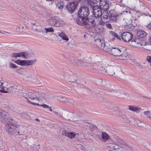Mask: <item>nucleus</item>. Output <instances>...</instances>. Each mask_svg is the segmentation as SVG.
<instances>
[{
    "mask_svg": "<svg viewBox=\"0 0 151 151\" xmlns=\"http://www.w3.org/2000/svg\"><path fill=\"white\" fill-rule=\"evenodd\" d=\"M8 123L7 124H5V128L6 132L10 136L18 135L20 134L19 132L23 133L24 131H22L23 129V127L19 128V130L17 131L16 128L19 127V125L17 123L16 121L13 119H9V121H7Z\"/></svg>",
    "mask_w": 151,
    "mask_h": 151,
    "instance_id": "obj_1",
    "label": "nucleus"
},
{
    "mask_svg": "<svg viewBox=\"0 0 151 151\" xmlns=\"http://www.w3.org/2000/svg\"><path fill=\"white\" fill-rule=\"evenodd\" d=\"M101 9H98L97 10H94L93 12L95 19L96 18H99L103 17L104 20L106 22H109L111 19L112 17H115L117 16L118 15L116 14L115 12L113 10H110L109 11H104L103 12H102Z\"/></svg>",
    "mask_w": 151,
    "mask_h": 151,
    "instance_id": "obj_2",
    "label": "nucleus"
},
{
    "mask_svg": "<svg viewBox=\"0 0 151 151\" xmlns=\"http://www.w3.org/2000/svg\"><path fill=\"white\" fill-rule=\"evenodd\" d=\"M25 92L23 94L22 96L27 99V102L28 100H29L28 99H30L32 100L36 99L39 101L44 98L45 96V94L44 93L39 92L37 91H36L32 92L25 91Z\"/></svg>",
    "mask_w": 151,
    "mask_h": 151,
    "instance_id": "obj_3",
    "label": "nucleus"
},
{
    "mask_svg": "<svg viewBox=\"0 0 151 151\" xmlns=\"http://www.w3.org/2000/svg\"><path fill=\"white\" fill-rule=\"evenodd\" d=\"M89 12L88 8L86 6H83L80 8L78 12V16L76 19L77 23L78 24L79 22L87 19Z\"/></svg>",
    "mask_w": 151,
    "mask_h": 151,
    "instance_id": "obj_4",
    "label": "nucleus"
},
{
    "mask_svg": "<svg viewBox=\"0 0 151 151\" xmlns=\"http://www.w3.org/2000/svg\"><path fill=\"white\" fill-rule=\"evenodd\" d=\"M78 24L80 25H83L87 28H93L96 25L95 18L93 16H91L89 18L86 19L85 20L79 22Z\"/></svg>",
    "mask_w": 151,
    "mask_h": 151,
    "instance_id": "obj_5",
    "label": "nucleus"
},
{
    "mask_svg": "<svg viewBox=\"0 0 151 151\" xmlns=\"http://www.w3.org/2000/svg\"><path fill=\"white\" fill-rule=\"evenodd\" d=\"M47 22L51 25L56 27L62 26L64 24L63 20L58 16H55L49 19Z\"/></svg>",
    "mask_w": 151,
    "mask_h": 151,
    "instance_id": "obj_6",
    "label": "nucleus"
},
{
    "mask_svg": "<svg viewBox=\"0 0 151 151\" xmlns=\"http://www.w3.org/2000/svg\"><path fill=\"white\" fill-rule=\"evenodd\" d=\"M78 3L77 1H74L69 2L66 6V8L69 12L70 13L74 12L78 6Z\"/></svg>",
    "mask_w": 151,
    "mask_h": 151,
    "instance_id": "obj_7",
    "label": "nucleus"
},
{
    "mask_svg": "<svg viewBox=\"0 0 151 151\" xmlns=\"http://www.w3.org/2000/svg\"><path fill=\"white\" fill-rule=\"evenodd\" d=\"M133 35L129 32H126L123 33L122 34V38L123 40L125 42H129L130 41L133 42L132 39Z\"/></svg>",
    "mask_w": 151,
    "mask_h": 151,
    "instance_id": "obj_8",
    "label": "nucleus"
},
{
    "mask_svg": "<svg viewBox=\"0 0 151 151\" xmlns=\"http://www.w3.org/2000/svg\"><path fill=\"white\" fill-rule=\"evenodd\" d=\"M124 48L121 47H118V48L113 47L110 50V53L117 57L123 51V48Z\"/></svg>",
    "mask_w": 151,
    "mask_h": 151,
    "instance_id": "obj_9",
    "label": "nucleus"
},
{
    "mask_svg": "<svg viewBox=\"0 0 151 151\" xmlns=\"http://www.w3.org/2000/svg\"><path fill=\"white\" fill-rule=\"evenodd\" d=\"M117 56V58L119 60H124L129 59V56L128 53L126 52V49L123 48V51L121 52Z\"/></svg>",
    "mask_w": 151,
    "mask_h": 151,
    "instance_id": "obj_10",
    "label": "nucleus"
},
{
    "mask_svg": "<svg viewBox=\"0 0 151 151\" xmlns=\"http://www.w3.org/2000/svg\"><path fill=\"white\" fill-rule=\"evenodd\" d=\"M7 113L2 110L0 109V119L3 124H7L8 123L7 121H9V119L6 118Z\"/></svg>",
    "mask_w": 151,
    "mask_h": 151,
    "instance_id": "obj_11",
    "label": "nucleus"
},
{
    "mask_svg": "<svg viewBox=\"0 0 151 151\" xmlns=\"http://www.w3.org/2000/svg\"><path fill=\"white\" fill-rule=\"evenodd\" d=\"M96 47H97L101 49H103L104 48L105 44L103 41H101L99 39L95 40L93 42Z\"/></svg>",
    "mask_w": 151,
    "mask_h": 151,
    "instance_id": "obj_12",
    "label": "nucleus"
},
{
    "mask_svg": "<svg viewBox=\"0 0 151 151\" xmlns=\"http://www.w3.org/2000/svg\"><path fill=\"white\" fill-rule=\"evenodd\" d=\"M100 7L103 11H106L109 8V4L106 0H99Z\"/></svg>",
    "mask_w": 151,
    "mask_h": 151,
    "instance_id": "obj_13",
    "label": "nucleus"
},
{
    "mask_svg": "<svg viewBox=\"0 0 151 151\" xmlns=\"http://www.w3.org/2000/svg\"><path fill=\"white\" fill-rule=\"evenodd\" d=\"M104 66V65L102 62H98L92 65V66L91 67V68H89V69L93 70H96L98 72L99 69H100L101 68H102Z\"/></svg>",
    "mask_w": 151,
    "mask_h": 151,
    "instance_id": "obj_14",
    "label": "nucleus"
},
{
    "mask_svg": "<svg viewBox=\"0 0 151 151\" xmlns=\"http://www.w3.org/2000/svg\"><path fill=\"white\" fill-rule=\"evenodd\" d=\"M128 109L129 110L137 113L139 112L142 110V109L138 106L132 105L129 106Z\"/></svg>",
    "mask_w": 151,
    "mask_h": 151,
    "instance_id": "obj_15",
    "label": "nucleus"
},
{
    "mask_svg": "<svg viewBox=\"0 0 151 151\" xmlns=\"http://www.w3.org/2000/svg\"><path fill=\"white\" fill-rule=\"evenodd\" d=\"M106 68L107 70L106 74L111 76L114 74V68L113 66L109 65L106 67Z\"/></svg>",
    "mask_w": 151,
    "mask_h": 151,
    "instance_id": "obj_16",
    "label": "nucleus"
},
{
    "mask_svg": "<svg viewBox=\"0 0 151 151\" xmlns=\"http://www.w3.org/2000/svg\"><path fill=\"white\" fill-rule=\"evenodd\" d=\"M62 134L63 135H65L69 138L72 139L75 137L76 133L75 132H67L66 131H63Z\"/></svg>",
    "mask_w": 151,
    "mask_h": 151,
    "instance_id": "obj_17",
    "label": "nucleus"
},
{
    "mask_svg": "<svg viewBox=\"0 0 151 151\" xmlns=\"http://www.w3.org/2000/svg\"><path fill=\"white\" fill-rule=\"evenodd\" d=\"M137 34L138 37L141 38H144L147 35V33L144 31L141 30L138 31Z\"/></svg>",
    "mask_w": 151,
    "mask_h": 151,
    "instance_id": "obj_18",
    "label": "nucleus"
},
{
    "mask_svg": "<svg viewBox=\"0 0 151 151\" xmlns=\"http://www.w3.org/2000/svg\"><path fill=\"white\" fill-rule=\"evenodd\" d=\"M103 142H105L109 138V135L106 132H103L101 136Z\"/></svg>",
    "mask_w": 151,
    "mask_h": 151,
    "instance_id": "obj_19",
    "label": "nucleus"
},
{
    "mask_svg": "<svg viewBox=\"0 0 151 151\" xmlns=\"http://www.w3.org/2000/svg\"><path fill=\"white\" fill-rule=\"evenodd\" d=\"M26 79L29 82H33L35 80L36 76L33 75H29L26 77Z\"/></svg>",
    "mask_w": 151,
    "mask_h": 151,
    "instance_id": "obj_20",
    "label": "nucleus"
},
{
    "mask_svg": "<svg viewBox=\"0 0 151 151\" xmlns=\"http://www.w3.org/2000/svg\"><path fill=\"white\" fill-rule=\"evenodd\" d=\"M28 102L29 103H30L33 105L40 106L44 108L48 109V108H49V106L46 104H43L40 105L38 103H36L31 102L29 100H28Z\"/></svg>",
    "mask_w": 151,
    "mask_h": 151,
    "instance_id": "obj_21",
    "label": "nucleus"
},
{
    "mask_svg": "<svg viewBox=\"0 0 151 151\" xmlns=\"http://www.w3.org/2000/svg\"><path fill=\"white\" fill-rule=\"evenodd\" d=\"M58 35L64 40L67 41L69 40L68 37L65 34L64 32H62L59 33L58 34Z\"/></svg>",
    "mask_w": 151,
    "mask_h": 151,
    "instance_id": "obj_22",
    "label": "nucleus"
},
{
    "mask_svg": "<svg viewBox=\"0 0 151 151\" xmlns=\"http://www.w3.org/2000/svg\"><path fill=\"white\" fill-rule=\"evenodd\" d=\"M132 119L131 121H133L135 123L137 124L139 127H142L143 124V123L142 122L140 121L135 118H133Z\"/></svg>",
    "mask_w": 151,
    "mask_h": 151,
    "instance_id": "obj_23",
    "label": "nucleus"
},
{
    "mask_svg": "<svg viewBox=\"0 0 151 151\" xmlns=\"http://www.w3.org/2000/svg\"><path fill=\"white\" fill-rule=\"evenodd\" d=\"M25 66H29L33 65L36 62L35 60H25Z\"/></svg>",
    "mask_w": 151,
    "mask_h": 151,
    "instance_id": "obj_24",
    "label": "nucleus"
},
{
    "mask_svg": "<svg viewBox=\"0 0 151 151\" xmlns=\"http://www.w3.org/2000/svg\"><path fill=\"white\" fill-rule=\"evenodd\" d=\"M19 57H22L24 58L27 59L28 57L29 54L27 52H22L19 53Z\"/></svg>",
    "mask_w": 151,
    "mask_h": 151,
    "instance_id": "obj_25",
    "label": "nucleus"
},
{
    "mask_svg": "<svg viewBox=\"0 0 151 151\" xmlns=\"http://www.w3.org/2000/svg\"><path fill=\"white\" fill-rule=\"evenodd\" d=\"M78 64H81L83 66H88V68L89 69V68H91V67L92 66V65H91V64L89 63H86L84 62V61H81L79 60V61L78 62Z\"/></svg>",
    "mask_w": 151,
    "mask_h": 151,
    "instance_id": "obj_26",
    "label": "nucleus"
},
{
    "mask_svg": "<svg viewBox=\"0 0 151 151\" xmlns=\"http://www.w3.org/2000/svg\"><path fill=\"white\" fill-rule=\"evenodd\" d=\"M69 63H72L74 65L78 64V62L79 61V60H77L75 59L74 58H71L69 59Z\"/></svg>",
    "mask_w": 151,
    "mask_h": 151,
    "instance_id": "obj_27",
    "label": "nucleus"
},
{
    "mask_svg": "<svg viewBox=\"0 0 151 151\" xmlns=\"http://www.w3.org/2000/svg\"><path fill=\"white\" fill-rule=\"evenodd\" d=\"M25 60H18L14 61V63L22 66L25 65Z\"/></svg>",
    "mask_w": 151,
    "mask_h": 151,
    "instance_id": "obj_28",
    "label": "nucleus"
},
{
    "mask_svg": "<svg viewBox=\"0 0 151 151\" xmlns=\"http://www.w3.org/2000/svg\"><path fill=\"white\" fill-rule=\"evenodd\" d=\"M116 96L120 98H128L129 97V95L127 93H124L123 92L121 95H117Z\"/></svg>",
    "mask_w": 151,
    "mask_h": 151,
    "instance_id": "obj_29",
    "label": "nucleus"
},
{
    "mask_svg": "<svg viewBox=\"0 0 151 151\" xmlns=\"http://www.w3.org/2000/svg\"><path fill=\"white\" fill-rule=\"evenodd\" d=\"M100 69H99L98 72L101 73L105 74L107 73V70L105 68V66H103L102 68H101Z\"/></svg>",
    "mask_w": 151,
    "mask_h": 151,
    "instance_id": "obj_30",
    "label": "nucleus"
},
{
    "mask_svg": "<svg viewBox=\"0 0 151 151\" xmlns=\"http://www.w3.org/2000/svg\"><path fill=\"white\" fill-rule=\"evenodd\" d=\"M20 115L23 118H25L28 119H29L30 118V117L29 115L26 113H22L20 114Z\"/></svg>",
    "mask_w": 151,
    "mask_h": 151,
    "instance_id": "obj_31",
    "label": "nucleus"
},
{
    "mask_svg": "<svg viewBox=\"0 0 151 151\" xmlns=\"http://www.w3.org/2000/svg\"><path fill=\"white\" fill-rule=\"evenodd\" d=\"M31 29L35 30L36 32H42L43 31L42 28H40L36 27V26H32Z\"/></svg>",
    "mask_w": 151,
    "mask_h": 151,
    "instance_id": "obj_32",
    "label": "nucleus"
},
{
    "mask_svg": "<svg viewBox=\"0 0 151 151\" xmlns=\"http://www.w3.org/2000/svg\"><path fill=\"white\" fill-rule=\"evenodd\" d=\"M95 4H90L91 8L93 9V11H94V10H97L98 9H101V8H99V6L98 5H95Z\"/></svg>",
    "mask_w": 151,
    "mask_h": 151,
    "instance_id": "obj_33",
    "label": "nucleus"
},
{
    "mask_svg": "<svg viewBox=\"0 0 151 151\" xmlns=\"http://www.w3.org/2000/svg\"><path fill=\"white\" fill-rule=\"evenodd\" d=\"M45 29L46 30L45 33H47L48 32L53 33L54 32V30L52 27H50L49 28H45Z\"/></svg>",
    "mask_w": 151,
    "mask_h": 151,
    "instance_id": "obj_34",
    "label": "nucleus"
},
{
    "mask_svg": "<svg viewBox=\"0 0 151 151\" xmlns=\"http://www.w3.org/2000/svg\"><path fill=\"white\" fill-rule=\"evenodd\" d=\"M59 100L61 102H64V103H66L68 102L70 104H71V103L70 102L68 101V100L65 98H64L63 97H61L59 98Z\"/></svg>",
    "mask_w": 151,
    "mask_h": 151,
    "instance_id": "obj_35",
    "label": "nucleus"
},
{
    "mask_svg": "<svg viewBox=\"0 0 151 151\" xmlns=\"http://www.w3.org/2000/svg\"><path fill=\"white\" fill-rule=\"evenodd\" d=\"M57 6L59 9H62L63 7L64 4L63 2L60 1L58 3Z\"/></svg>",
    "mask_w": 151,
    "mask_h": 151,
    "instance_id": "obj_36",
    "label": "nucleus"
},
{
    "mask_svg": "<svg viewBox=\"0 0 151 151\" xmlns=\"http://www.w3.org/2000/svg\"><path fill=\"white\" fill-rule=\"evenodd\" d=\"M104 21V19L103 17H101V20L99 21V24L103 26L104 25L105 22H107Z\"/></svg>",
    "mask_w": 151,
    "mask_h": 151,
    "instance_id": "obj_37",
    "label": "nucleus"
},
{
    "mask_svg": "<svg viewBox=\"0 0 151 151\" xmlns=\"http://www.w3.org/2000/svg\"><path fill=\"white\" fill-rule=\"evenodd\" d=\"M100 0H90V4H96Z\"/></svg>",
    "mask_w": 151,
    "mask_h": 151,
    "instance_id": "obj_38",
    "label": "nucleus"
},
{
    "mask_svg": "<svg viewBox=\"0 0 151 151\" xmlns=\"http://www.w3.org/2000/svg\"><path fill=\"white\" fill-rule=\"evenodd\" d=\"M150 111H145L143 112V114L147 118H148L150 113Z\"/></svg>",
    "mask_w": 151,
    "mask_h": 151,
    "instance_id": "obj_39",
    "label": "nucleus"
},
{
    "mask_svg": "<svg viewBox=\"0 0 151 151\" xmlns=\"http://www.w3.org/2000/svg\"><path fill=\"white\" fill-rule=\"evenodd\" d=\"M9 67L11 68H17V66L15 64L10 63L9 64Z\"/></svg>",
    "mask_w": 151,
    "mask_h": 151,
    "instance_id": "obj_40",
    "label": "nucleus"
},
{
    "mask_svg": "<svg viewBox=\"0 0 151 151\" xmlns=\"http://www.w3.org/2000/svg\"><path fill=\"white\" fill-rule=\"evenodd\" d=\"M71 83L70 84L73 86H77V83L76 82V80H74V81H69Z\"/></svg>",
    "mask_w": 151,
    "mask_h": 151,
    "instance_id": "obj_41",
    "label": "nucleus"
},
{
    "mask_svg": "<svg viewBox=\"0 0 151 151\" xmlns=\"http://www.w3.org/2000/svg\"><path fill=\"white\" fill-rule=\"evenodd\" d=\"M11 56L12 57H19V53H13L11 55Z\"/></svg>",
    "mask_w": 151,
    "mask_h": 151,
    "instance_id": "obj_42",
    "label": "nucleus"
},
{
    "mask_svg": "<svg viewBox=\"0 0 151 151\" xmlns=\"http://www.w3.org/2000/svg\"><path fill=\"white\" fill-rule=\"evenodd\" d=\"M31 26L33 25L34 26H36V27L39 28H42V26L40 25L37 24L35 22L31 23Z\"/></svg>",
    "mask_w": 151,
    "mask_h": 151,
    "instance_id": "obj_43",
    "label": "nucleus"
},
{
    "mask_svg": "<svg viewBox=\"0 0 151 151\" xmlns=\"http://www.w3.org/2000/svg\"><path fill=\"white\" fill-rule=\"evenodd\" d=\"M109 147L111 148H112L113 150L114 151H120L119 149V148L116 149L115 148V147L114 146V145H111V147L109 146Z\"/></svg>",
    "mask_w": 151,
    "mask_h": 151,
    "instance_id": "obj_44",
    "label": "nucleus"
},
{
    "mask_svg": "<svg viewBox=\"0 0 151 151\" xmlns=\"http://www.w3.org/2000/svg\"><path fill=\"white\" fill-rule=\"evenodd\" d=\"M144 9L145 12H147L148 13H149V11H150V10L148 8L146 7V8H144ZM148 15L149 16L151 17V14H149Z\"/></svg>",
    "mask_w": 151,
    "mask_h": 151,
    "instance_id": "obj_45",
    "label": "nucleus"
},
{
    "mask_svg": "<svg viewBox=\"0 0 151 151\" xmlns=\"http://www.w3.org/2000/svg\"><path fill=\"white\" fill-rule=\"evenodd\" d=\"M146 60L148 61L149 63L151 62V57L150 56H148L146 58Z\"/></svg>",
    "mask_w": 151,
    "mask_h": 151,
    "instance_id": "obj_46",
    "label": "nucleus"
},
{
    "mask_svg": "<svg viewBox=\"0 0 151 151\" xmlns=\"http://www.w3.org/2000/svg\"><path fill=\"white\" fill-rule=\"evenodd\" d=\"M110 34L112 36L114 37H115L116 36V34L114 32H113L111 31H110Z\"/></svg>",
    "mask_w": 151,
    "mask_h": 151,
    "instance_id": "obj_47",
    "label": "nucleus"
},
{
    "mask_svg": "<svg viewBox=\"0 0 151 151\" xmlns=\"http://www.w3.org/2000/svg\"><path fill=\"white\" fill-rule=\"evenodd\" d=\"M125 122L127 123H129L130 122V121H129L127 118L125 117L123 118Z\"/></svg>",
    "mask_w": 151,
    "mask_h": 151,
    "instance_id": "obj_48",
    "label": "nucleus"
},
{
    "mask_svg": "<svg viewBox=\"0 0 151 151\" xmlns=\"http://www.w3.org/2000/svg\"><path fill=\"white\" fill-rule=\"evenodd\" d=\"M122 93V92H120V91H118L115 92V96L117 97L116 96L117 95H121Z\"/></svg>",
    "mask_w": 151,
    "mask_h": 151,
    "instance_id": "obj_49",
    "label": "nucleus"
},
{
    "mask_svg": "<svg viewBox=\"0 0 151 151\" xmlns=\"http://www.w3.org/2000/svg\"><path fill=\"white\" fill-rule=\"evenodd\" d=\"M148 29L151 30V22L146 26Z\"/></svg>",
    "mask_w": 151,
    "mask_h": 151,
    "instance_id": "obj_50",
    "label": "nucleus"
},
{
    "mask_svg": "<svg viewBox=\"0 0 151 151\" xmlns=\"http://www.w3.org/2000/svg\"><path fill=\"white\" fill-rule=\"evenodd\" d=\"M52 112L55 114L56 115H58L60 116H61L60 114H59L57 112H56L55 111H53Z\"/></svg>",
    "mask_w": 151,
    "mask_h": 151,
    "instance_id": "obj_51",
    "label": "nucleus"
},
{
    "mask_svg": "<svg viewBox=\"0 0 151 151\" xmlns=\"http://www.w3.org/2000/svg\"><path fill=\"white\" fill-rule=\"evenodd\" d=\"M106 27L109 29L111 28V24L108 23L106 24Z\"/></svg>",
    "mask_w": 151,
    "mask_h": 151,
    "instance_id": "obj_52",
    "label": "nucleus"
},
{
    "mask_svg": "<svg viewBox=\"0 0 151 151\" xmlns=\"http://www.w3.org/2000/svg\"><path fill=\"white\" fill-rule=\"evenodd\" d=\"M0 92L3 93H7L9 92V91H4L2 89H0Z\"/></svg>",
    "mask_w": 151,
    "mask_h": 151,
    "instance_id": "obj_53",
    "label": "nucleus"
},
{
    "mask_svg": "<svg viewBox=\"0 0 151 151\" xmlns=\"http://www.w3.org/2000/svg\"><path fill=\"white\" fill-rule=\"evenodd\" d=\"M8 91H9V92L10 93L12 92L13 90V88L12 87H11L10 88H9V89H8Z\"/></svg>",
    "mask_w": 151,
    "mask_h": 151,
    "instance_id": "obj_54",
    "label": "nucleus"
},
{
    "mask_svg": "<svg viewBox=\"0 0 151 151\" xmlns=\"http://www.w3.org/2000/svg\"><path fill=\"white\" fill-rule=\"evenodd\" d=\"M115 37L118 40H121V37H120L117 34H116V36Z\"/></svg>",
    "mask_w": 151,
    "mask_h": 151,
    "instance_id": "obj_55",
    "label": "nucleus"
},
{
    "mask_svg": "<svg viewBox=\"0 0 151 151\" xmlns=\"http://www.w3.org/2000/svg\"><path fill=\"white\" fill-rule=\"evenodd\" d=\"M2 84H3V83H1L0 82V88L1 89H3L4 88L3 86H2Z\"/></svg>",
    "mask_w": 151,
    "mask_h": 151,
    "instance_id": "obj_56",
    "label": "nucleus"
},
{
    "mask_svg": "<svg viewBox=\"0 0 151 151\" xmlns=\"http://www.w3.org/2000/svg\"><path fill=\"white\" fill-rule=\"evenodd\" d=\"M48 109H49V111H51L52 112L53 111L52 110V109L51 108V106H49V108H48Z\"/></svg>",
    "mask_w": 151,
    "mask_h": 151,
    "instance_id": "obj_57",
    "label": "nucleus"
},
{
    "mask_svg": "<svg viewBox=\"0 0 151 151\" xmlns=\"http://www.w3.org/2000/svg\"><path fill=\"white\" fill-rule=\"evenodd\" d=\"M148 118H149L151 119V112H150V115H149Z\"/></svg>",
    "mask_w": 151,
    "mask_h": 151,
    "instance_id": "obj_58",
    "label": "nucleus"
},
{
    "mask_svg": "<svg viewBox=\"0 0 151 151\" xmlns=\"http://www.w3.org/2000/svg\"><path fill=\"white\" fill-rule=\"evenodd\" d=\"M47 1H53V0H46Z\"/></svg>",
    "mask_w": 151,
    "mask_h": 151,
    "instance_id": "obj_59",
    "label": "nucleus"
},
{
    "mask_svg": "<svg viewBox=\"0 0 151 151\" xmlns=\"http://www.w3.org/2000/svg\"><path fill=\"white\" fill-rule=\"evenodd\" d=\"M35 120L37 121H39V119L37 118Z\"/></svg>",
    "mask_w": 151,
    "mask_h": 151,
    "instance_id": "obj_60",
    "label": "nucleus"
},
{
    "mask_svg": "<svg viewBox=\"0 0 151 151\" xmlns=\"http://www.w3.org/2000/svg\"><path fill=\"white\" fill-rule=\"evenodd\" d=\"M150 41L151 43V37H150Z\"/></svg>",
    "mask_w": 151,
    "mask_h": 151,
    "instance_id": "obj_61",
    "label": "nucleus"
},
{
    "mask_svg": "<svg viewBox=\"0 0 151 151\" xmlns=\"http://www.w3.org/2000/svg\"><path fill=\"white\" fill-rule=\"evenodd\" d=\"M6 32V33H8V34H10L11 33H9V32Z\"/></svg>",
    "mask_w": 151,
    "mask_h": 151,
    "instance_id": "obj_62",
    "label": "nucleus"
}]
</instances>
